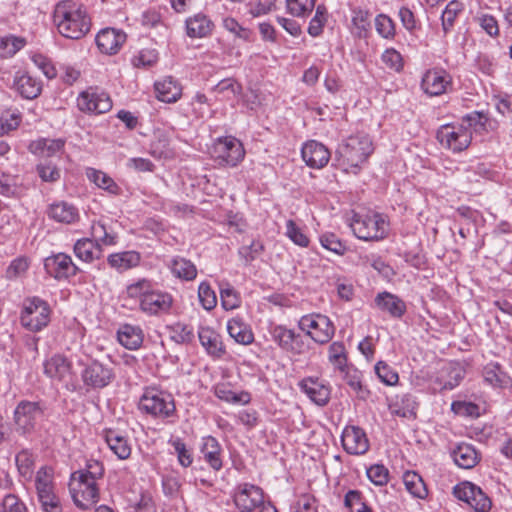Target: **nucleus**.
Here are the masks:
<instances>
[{
	"label": "nucleus",
	"instance_id": "obj_24",
	"mask_svg": "<svg viewBox=\"0 0 512 512\" xmlns=\"http://www.w3.org/2000/svg\"><path fill=\"white\" fill-rule=\"evenodd\" d=\"M156 98L165 103H175L182 96V86L172 76H167L154 84Z\"/></svg>",
	"mask_w": 512,
	"mask_h": 512
},
{
	"label": "nucleus",
	"instance_id": "obj_40",
	"mask_svg": "<svg viewBox=\"0 0 512 512\" xmlns=\"http://www.w3.org/2000/svg\"><path fill=\"white\" fill-rule=\"evenodd\" d=\"M403 483L406 490L415 498L424 499L428 495L422 477L414 471H407L403 474Z\"/></svg>",
	"mask_w": 512,
	"mask_h": 512
},
{
	"label": "nucleus",
	"instance_id": "obj_35",
	"mask_svg": "<svg viewBox=\"0 0 512 512\" xmlns=\"http://www.w3.org/2000/svg\"><path fill=\"white\" fill-rule=\"evenodd\" d=\"M105 441L110 450L120 459L126 460L131 455V446L128 440L119 435L115 430L105 431Z\"/></svg>",
	"mask_w": 512,
	"mask_h": 512
},
{
	"label": "nucleus",
	"instance_id": "obj_29",
	"mask_svg": "<svg viewBox=\"0 0 512 512\" xmlns=\"http://www.w3.org/2000/svg\"><path fill=\"white\" fill-rule=\"evenodd\" d=\"M14 86L18 93L26 99L38 97L42 90L41 82L28 73L17 75L14 80Z\"/></svg>",
	"mask_w": 512,
	"mask_h": 512
},
{
	"label": "nucleus",
	"instance_id": "obj_13",
	"mask_svg": "<svg viewBox=\"0 0 512 512\" xmlns=\"http://www.w3.org/2000/svg\"><path fill=\"white\" fill-rule=\"evenodd\" d=\"M77 107L85 113L103 114L112 108V100L104 91L89 87L79 94Z\"/></svg>",
	"mask_w": 512,
	"mask_h": 512
},
{
	"label": "nucleus",
	"instance_id": "obj_53",
	"mask_svg": "<svg viewBox=\"0 0 512 512\" xmlns=\"http://www.w3.org/2000/svg\"><path fill=\"white\" fill-rule=\"evenodd\" d=\"M370 13L367 10H353L352 23L357 30V35L363 37L370 28Z\"/></svg>",
	"mask_w": 512,
	"mask_h": 512
},
{
	"label": "nucleus",
	"instance_id": "obj_30",
	"mask_svg": "<svg viewBox=\"0 0 512 512\" xmlns=\"http://www.w3.org/2000/svg\"><path fill=\"white\" fill-rule=\"evenodd\" d=\"M485 382L494 388L504 389L511 385V378L496 362L488 363L483 369Z\"/></svg>",
	"mask_w": 512,
	"mask_h": 512
},
{
	"label": "nucleus",
	"instance_id": "obj_10",
	"mask_svg": "<svg viewBox=\"0 0 512 512\" xmlns=\"http://www.w3.org/2000/svg\"><path fill=\"white\" fill-rule=\"evenodd\" d=\"M454 496L467 503L475 512H489L492 501L487 494L477 485L464 481L453 488Z\"/></svg>",
	"mask_w": 512,
	"mask_h": 512
},
{
	"label": "nucleus",
	"instance_id": "obj_3",
	"mask_svg": "<svg viewBox=\"0 0 512 512\" xmlns=\"http://www.w3.org/2000/svg\"><path fill=\"white\" fill-rule=\"evenodd\" d=\"M373 150V143L368 135L350 136L338 145L335 161L343 171L356 174Z\"/></svg>",
	"mask_w": 512,
	"mask_h": 512
},
{
	"label": "nucleus",
	"instance_id": "obj_4",
	"mask_svg": "<svg viewBox=\"0 0 512 512\" xmlns=\"http://www.w3.org/2000/svg\"><path fill=\"white\" fill-rule=\"evenodd\" d=\"M46 407L40 401L21 400L13 411V425L15 433L29 439L40 428L45 419Z\"/></svg>",
	"mask_w": 512,
	"mask_h": 512
},
{
	"label": "nucleus",
	"instance_id": "obj_19",
	"mask_svg": "<svg viewBox=\"0 0 512 512\" xmlns=\"http://www.w3.org/2000/svg\"><path fill=\"white\" fill-rule=\"evenodd\" d=\"M302 159L307 166L314 169H321L330 160V151L322 143L310 140L301 149Z\"/></svg>",
	"mask_w": 512,
	"mask_h": 512
},
{
	"label": "nucleus",
	"instance_id": "obj_56",
	"mask_svg": "<svg viewBox=\"0 0 512 512\" xmlns=\"http://www.w3.org/2000/svg\"><path fill=\"white\" fill-rule=\"evenodd\" d=\"M326 12L327 10L324 5L317 6L315 15L308 26V33L311 36L317 37L322 33L325 22L327 21Z\"/></svg>",
	"mask_w": 512,
	"mask_h": 512
},
{
	"label": "nucleus",
	"instance_id": "obj_17",
	"mask_svg": "<svg viewBox=\"0 0 512 512\" xmlns=\"http://www.w3.org/2000/svg\"><path fill=\"white\" fill-rule=\"evenodd\" d=\"M270 333L273 341L284 351L293 354H301L304 351L302 337L300 334H296L294 330L283 325H276Z\"/></svg>",
	"mask_w": 512,
	"mask_h": 512
},
{
	"label": "nucleus",
	"instance_id": "obj_31",
	"mask_svg": "<svg viewBox=\"0 0 512 512\" xmlns=\"http://www.w3.org/2000/svg\"><path fill=\"white\" fill-rule=\"evenodd\" d=\"M186 33L191 38H203L209 35L213 28L212 21L204 14L198 13L189 17L186 22Z\"/></svg>",
	"mask_w": 512,
	"mask_h": 512
},
{
	"label": "nucleus",
	"instance_id": "obj_23",
	"mask_svg": "<svg viewBox=\"0 0 512 512\" xmlns=\"http://www.w3.org/2000/svg\"><path fill=\"white\" fill-rule=\"evenodd\" d=\"M200 451L203 459L215 471H219L223 467V449L218 440L213 436L202 438Z\"/></svg>",
	"mask_w": 512,
	"mask_h": 512
},
{
	"label": "nucleus",
	"instance_id": "obj_28",
	"mask_svg": "<svg viewBox=\"0 0 512 512\" xmlns=\"http://www.w3.org/2000/svg\"><path fill=\"white\" fill-rule=\"evenodd\" d=\"M198 336L201 345L210 356L220 358L225 353L220 335L213 329L202 327L198 332Z\"/></svg>",
	"mask_w": 512,
	"mask_h": 512
},
{
	"label": "nucleus",
	"instance_id": "obj_14",
	"mask_svg": "<svg viewBox=\"0 0 512 512\" xmlns=\"http://www.w3.org/2000/svg\"><path fill=\"white\" fill-rule=\"evenodd\" d=\"M115 378L113 369L103 363L94 360L81 372L84 385L90 389H102L107 387Z\"/></svg>",
	"mask_w": 512,
	"mask_h": 512
},
{
	"label": "nucleus",
	"instance_id": "obj_22",
	"mask_svg": "<svg viewBox=\"0 0 512 512\" xmlns=\"http://www.w3.org/2000/svg\"><path fill=\"white\" fill-rule=\"evenodd\" d=\"M377 308L392 318L400 319L406 313V303L397 295L387 291L380 292L374 299Z\"/></svg>",
	"mask_w": 512,
	"mask_h": 512
},
{
	"label": "nucleus",
	"instance_id": "obj_45",
	"mask_svg": "<svg viewBox=\"0 0 512 512\" xmlns=\"http://www.w3.org/2000/svg\"><path fill=\"white\" fill-rule=\"evenodd\" d=\"M15 463L19 474L25 478L30 479L34 471L35 456L29 449H22L15 456Z\"/></svg>",
	"mask_w": 512,
	"mask_h": 512
},
{
	"label": "nucleus",
	"instance_id": "obj_37",
	"mask_svg": "<svg viewBox=\"0 0 512 512\" xmlns=\"http://www.w3.org/2000/svg\"><path fill=\"white\" fill-rule=\"evenodd\" d=\"M141 256L136 251H125L108 256V264L118 271H125L139 265Z\"/></svg>",
	"mask_w": 512,
	"mask_h": 512
},
{
	"label": "nucleus",
	"instance_id": "obj_63",
	"mask_svg": "<svg viewBox=\"0 0 512 512\" xmlns=\"http://www.w3.org/2000/svg\"><path fill=\"white\" fill-rule=\"evenodd\" d=\"M480 27L491 37L499 35V26L496 18L490 14H479L476 18Z\"/></svg>",
	"mask_w": 512,
	"mask_h": 512
},
{
	"label": "nucleus",
	"instance_id": "obj_59",
	"mask_svg": "<svg viewBox=\"0 0 512 512\" xmlns=\"http://www.w3.org/2000/svg\"><path fill=\"white\" fill-rule=\"evenodd\" d=\"M216 396L228 403H243L247 404L250 402V395L246 392L237 394L232 390L226 388H217L215 391Z\"/></svg>",
	"mask_w": 512,
	"mask_h": 512
},
{
	"label": "nucleus",
	"instance_id": "obj_58",
	"mask_svg": "<svg viewBox=\"0 0 512 512\" xmlns=\"http://www.w3.org/2000/svg\"><path fill=\"white\" fill-rule=\"evenodd\" d=\"M172 446L177 454L178 462L182 467H189L193 462V454L186 444L179 438L172 442Z\"/></svg>",
	"mask_w": 512,
	"mask_h": 512
},
{
	"label": "nucleus",
	"instance_id": "obj_6",
	"mask_svg": "<svg viewBox=\"0 0 512 512\" xmlns=\"http://www.w3.org/2000/svg\"><path fill=\"white\" fill-rule=\"evenodd\" d=\"M350 227L354 235L364 241H378L385 238L388 224L379 213L359 214L352 217Z\"/></svg>",
	"mask_w": 512,
	"mask_h": 512
},
{
	"label": "nucleus",
	"instance_id": "obj_42",
	"mask_svg": "<svg viewBox=\"0 0 512 512\" xmlns=\"http://www.w3.org/2000/svg\"><path fill=\"white\" fill-rule=\"evenodd\" d=\"M461 123L472 134H483L488 131L489 119L483 112L473 111L464 116Z\"/></svg>",
	"mask_w": 512,
	"mask_h": 512
},
{
	"label": "nucleus",
	"instance_id": "obj_62",
	"mask_svg": "<svg viewBox=\"0 0 512 512\" xmlns=\"http://www.w3.org/2000/svg\"><path fill=\"white\" fill-rule=\"evenodd\" d=\"M346 383L358 394L361 399H366L369 391L365 389L361 382V375L357 370L347 371L345 375Z\"/></svg>",
	"mask_w": 512,
	"mask_h": 512
},
{
	"label": "nucleus",
	"instance_id": "obj_25",
	"mask_svg": "<svg viewBox=\"0 0 512 512\" xmlns=\"http://www.w3.org/2000/svg\"><path fill=\"white\" fill-rule=\"evenodd\" d=\"M47 216L59 223L73 224L79 220V211L71 203L58 201L49 205Z\"/></svg>",
	"mask_w": 512,
	"mask_h": 512
},
{
	"label": "nucleus",
	"instance_id": "obj_57",
	"mask_svg": "<svg viewBox=\"0 0 512 512\" xmlns=\"http://www.w3.org/2000/svg\"><path fill=\"white\" fill-rule=\"evenodd\" d=\"M25 45V40L20 37L6 36L0 39V49L4 56H13Z\"/></svg>",
	"mask_w": 512,
	"mask_h": 512
},
{
	"label": "nucleus",
	"instance_id": "obj_12",
	"mask_svg": "<svg viewBox=\"0 0 512 512\" xmlns=\"http://www.w3.org/2000/svg\"><path fill=\"white\" fill-rule=\"evenodd\" d=\"M71 490L74 503L81 509H87L99 500V488L97 481L88 477L76 475V480L71 475Z\"/></svg>",
	"mask_w": 512,
	"mask_h": 512
},
{
	"label": "nucleus",
	"instance_id": "obj_64",
	"mask_svg": "<svg viewBox=\"0 0 512 512\" xmlns=\"http://www.w3.org/2000/svg\"><path fill=\"white\" fill-rule=\"evenodd\" d=\"M29 267L28 260L24 257L14 259L6 270V277L10 280L24 275Z\"/></svg>",
	"mask_w": 512,
	"mask_h": 512
},
{
	"label": "nucleus",
	"instance_id": "obj_18",
	"mask_svg": "<svg viewBox=\"0 0 512 512\" xmlns=\"http://www.w3.org/2000/svg\"><path fill=\"white\" fill-rule=\"evenodd\" d=\"M44 266L47 272L58 280L68 279L78 272V267L73 263L71 257L63 253L46 258Z\"/></svg>",
	"mask_w": 512,
	"mask_h": 512
},
{
	"label": "nucleus",
	"instance_id": "obj_47",
	"mask_svg": "<svg viewBox=\"0 0 512 512\" xmlns=\"http://www.w3.org/2000/svg\"><path fill=\"white\" fill-rule=\"evenodd\" d=\"M344 505L349 512H372L362 493L358 490H349L344 497Z\"/></svg>",
	"mask_w": 512,
	"mask_h": 512
},
{
	"label": "nucleus",
	"instance_id": "obj_48",
	"mask_svg": "<svg viewBox=\"0 0 512 512\" xmlns=\"http://www.w3.org/2000/svg\"><path fill=\"white\" fill-rule=\"evenodd\" d=\"M329 361L340 371H344L347 366V356L345 346L342 342L336 341L329 346Z\"/></svg>",
	"mask_w": 512,
	"mask_h": 512
},
{
	"label": "nucleus",
	"instance_id": "obj_26",
	"mask_svg": "<svg viewBox=\"0 0 512 512\" xmlns=\"http://www.w3.org/2000/svg\"><path fill=\"white\" fill-rule=\"evenodd\" d=\"M451 457L454 463L462 469H472L475 467L481 456L472 444L460 443L452 451Z\"/></svg>",
	"mask_w": 512,
	"mask_h": 512
},
{
	"label": "nucleus",
	"instance_id": "obj_7",
	"mask_svg": "<svg viewBox=\"0 0 512 512\" xmlns=\"http://www.w3.org/2000/svg\"><path fill=\"white\" fill-rule=\"evenodd\" d=\"M50 307L38 297L27 299L21 313V324L32 332H38L50 322Z\"/></svg>",
	"mask_w": 512,
	"mask_h": 512
},
{
	"label": "nucleus",
	"instance_id": "obj_44",
	"mask_svg": "<svg viewBox=\"0 0 512 512\" xmlns=\"http://www.w3.org/2000/svg\"><path fill=\"white\" fill-rule=\"evenodd\" d=\"M65 145L63 139H39L30 145V149L34 153H39L43 156L51 157L57 152H60Z\"/></svg>",
	"mask_w": 512,
	"mask_h": 512
},
{
	"label": "nucleus",
	"instance_id": "obj_49",
	"mask_svg": "<svg viewBox=\"0 0 512 512\" xmlns=\"http://www.w3.org/2000/svg\"><path fill=\"white\" fill-rule=\"evenodd\" d=\"M377 33L384 39H393L395 37V23L386 14H378L374 20Z\"/></svg>",
	"mask_w": 512,
	"mask_h": 512
},
{
	"label": "nucleus",
	"instance_id": "obj_20",
	"mask_svg": "<svg viewBox=\"0 0 512 512\" xmlns=\"http://www.w3.org/2000/svg\"><path fill=\"white\" fill-rule=\"evenodd\" d=\"M301 391L316 405L325 406L330 400V387L317 378H304L299 382Z\"/></svg>",
	"mask_w": 512,
	"mask_h": 512
},
{
	"label": "nucleus",
	"instance_id": "obj_2",
	"mask_svg": "<svg viewBox=\"0 0 512 512\" xmlns=\"http://www.w3.org/2000/svg\"><path fill=\"white\" fill-rule=\"evenodd\" d=\"M127 295L139 300L140 310L149 316L168 314L173 305L170 293L153 288L151 281L140 279L127 286Z\"/></svg>",
	"mask_w": 512,
	"mask_h": 512
},
{
	"label": "nucleus",
	"instance_id": "obj_11",
	"mask_svg": "<svg viewBox=\"0 0 512 512\" xmlns=\"http://www.w3.org/2000/svg\"><path fill=\"white\" fill-rule=\"evenodd\" d=\"M233 500L239 512H254L266 504L262 488L250 483L239 484Z\"/></svg>",
	"mask_w": 512,
	"mask_h": 512
},
{
	"label": "nucleus",
	"instance_id": "obj_5",
	"mask_svg": "<svg viewBox=\"0 0 512 512\" xmlns=\"http://www.w3.org/2000/svg\"><path fill=\"white\" fill-rule=\"evenodd\" d=\"M140 410L159 419L176 421V406L171 394L157 389H147L139 401Z\"/></svg>",
	"mask_w": 512,
	"mask_h": 512
},
{
	"label": "nucleus",
	"instance_id": "obj_36",
	"mask_svg": "<svg viewBox=\"0 0 512 512\" xmlns=\"http://www.w3.org/2000/svg\"><path fill=\"white\" fill-rule=\"evenodd\" d=\"M85 174L89 181L109 194L119 195L121 193L120 186L107 173L95 168H87Z\"/></svg>",
	"mask_w": 512,
	"mask_h": 512
},
{
	"label": "nucleus",
	"instance_id": "obj_52",
	"mask_svg": "<svg viewBox=\"0 0 512 512\" xmlns=\"http://www.w3.org/2000/svg\"><path fill=\"white\" fill-rule=\"evenodd\" d=\"M288 12L295 17H304L312 12L315 0H286Z\"/></svg>",
	"mask_w": 512,
	"mask_h": 512
},
{
	"label": "nucleus",
	"instance_id": "obj_51",
	"mask_svg": "<svg viewBox=\"0 0 512 512\" xmlns=\"http://www.w3.org/2000/svg\"><path fill=\"white\" fill-rule=\"evenodd\" d=\"M198 297L202 307L207 311L214 309L217 305L215 291L207 282L200 283L198 287Z\"/></svg>",
	"mask_w": 512,
	"mask_h": 512
},
{
	"label": "nucleus",
	"instance_id": "obj_41",
	"mask_svg": "<svg viewBox=\"0 0 512 512\" xmlns=\"http://www.w3.org/2000/svg\"><path fill=\"white\" fill-rule=\"evenodd\" d=\"M464 10V4L459 0H451L441 14V26L445 35L454 27L455 20Z\"/></svg>",
	"mask_w": 512,
	"mask_h": 512
},
{
	"label": "nucleus",
	"instance_id": "obj_33",
	"mask_svg": "<svg viewBox=\"0 0 512 512\" xmlns=\"http://www.w3.org/2000/svg\"><path fill=\"white\" fill-rule=\"evenodd\" d=\"M448 81L440 71H427L421 82L423 91L430 96H438L445 92Z\"/></svg>",
	"mask_w": 512,
	"mask_h": 512
},
{
	"label": "nucleus",
	"instance_id": "obj_32",
	"mask_svg": "<svg viewBox=\"0 0 512 512\" xmlns=\"http://www.w3.org/2000/svg\"><path fill=\"white\" fill-rule=\"evenodd\" d=\"M117 337L119 343L129 350L138 349L143 342L142 329L130 324L122 325L117 332Z\"/></svg>",
	"mask_w": 512,
	"mask_h": 512
},
{
	"label": "nucleus",
	"instance_id": "obj_55",
	"mask_svg": "<svg viewBox=\"0 0 512 512\" xmlns=\"http://www.w3.org/2000/svg\"><path fill=\"white\" fill-rule=\"evenodd\" d=\"M375 373L379 380L388 386L395 385L399 380L397 372L383 361L376 363Z\"/></svg>",
	"mask_w": 512,
	"mask_h": 512
},
{
	"label": "nucleus",
	"instance_id": "obj_60",
	"mask_svg": "<svg viewBox=\"0 0 512 512\" xmlns=\"http://www.w3.org/2000/svg\"><path fill=\"white\" fill-rule=\"evenodd\" d=\"M37 173L44 182H56L60 179V170L52 163H40L36 167Z\"/></svg>",
	"mask_w": 512,
	"mask_h": 512
},
{
	"label": "nucleus",
	"instance_id": "obj_1",
	"mask_svg": "<svg viewBox=\"0 0 512 512\" xmlns=\"http://www.w3.org/2000/svg\"><path fill=\"white\" fill-rule=\"evenodd\" d=\"M53 21L63 37L73 40L84 37L91 26L87 11L71 0L60 1L55 6Z\"/></svg>",
	"mask_w": 512,
	"mask_h": 512
},
{
	"label": "nucleus",
	"instance_id": "obj_54",
	"mask_svg": "<svg viewBox=\"0 0 512 512\" xmlns=\"http://www.w3.org/2000/svg\"><path fill=\"white\" fill-rule=\"evenodd\" d=\"M286 236L296 245L300 247H308L309 238L307 235L299 228L296 223L289 219L286 222Z\"/></svg>",
	"mask_w": 512,
	"mask_h": 512
},
{
	"label": "nucleus",
	"instance_id": "obj_61",
	"mask_svg": "<svg viewBox=\"0 0 512 512\" xmlns=\"http://www.w3.org/2000/svg\"><path fill=\"white\" fill-rule=\"evenodd\" d=\"M389 471L382 464L372 465L367 469V477L375 485L383 486L388 482Z\"/></svg>",
	"mask_w": 512,
	"mask_h": 512
},
{
	"label": "nucleus",
	"instance_id": "obj_8",
	"mask_svg": "<svg viewBox=\"0 0 512 512\" xmlns=\"http://www.w3.org/2000/svg\"><path fill=\"white\" fill-rule=\"evenodd\" d=\"M299 328L318 344L328 343L335 334V326L326 315L308 314L300 318Z\"/></svg>",
	"mask_w": 512,
	"mask_h": 512
},
{
	"label": "nucleus",
	"instance_id": "obj_38",
	"mask_svg": "<svg viewBox=\"0 0 512 512\" xmlns=\"http://www.w3.org/2000/svg\"><path fill=\"white\" fill-rule=\"evenodd\" d=\"M75 255L85 262L99 259L102 253L101 247L89 238L78 240L74 245Z\"/></svg>",
	"mask_w": 512,
	"mask_h": 512
},
{
	"label": "nucleus",
	"instance_id": "obj_9",
	"mask_svg": "<svg viewBox=\"0 0 512 512\" xmlns=\"http://www.w3.org/2000/svg\"><path fill=\"white\" fill-rule=\"evenodd\" d=\"M436 138L444 148L459 153L470 146L472 132L468 131L461 122L445 124L438 129Z\"/></svg>",
	"mask_w": 512,
	"mask_h": 512
},
{
	"label": "nucleus",
	"instance_id": "obj_16",
	"mask_svg": "<svg viewBox=\"0 0 512 512\" xmlns=\"http://www.w3.org/2000/svg\"><path fill=\"white\" fill-rule=\"evenodd\" d=\"M344 450L351 455H363L370 447L365 431L358 426H347L341 436Z\"/></svg>",
	"mask_w": 512,
	"mask_h": 512
},
{
	"label": "nucleus",
	"instance_id": "obj_34",
	"mask_svg": "<svg viewBox=\"0 0 512 512\" xmlns=\"http://www.w3.org/2000/svg\"><path fill=\"white\" fill-rule=\"evenodd\" d=\"M227 331L230 337L239 344L248 345L254 340L251 329L240 317H235L228 321Z\"/></svg>",
	"mask_w": 512,
	"mask_h": 512
},
{
	"label": "nucleus",
	"instance_id": "obj_15",
	"mask_svg": "<svg viewBox=\"0 0 512 512\" xmlns=\"http://www.w3.org/2000/svg\"><path fill=\"white\" fill-rule=\"evenodd\" d=\"M214 153L220 163L235 167L244 158L245 151L242 143L235 137H220L214 145Z\"/></svg>",
	"mask_w": 512,
	"mask_h": 512
},
{
	"label": "nucleus",
	"instance_id": "obj_46",
	"mask_svg": "<svg viewBox=\"0 0 512 512\" xmlns=\"http://www.w3.org/2000/svg\"><path fill=\"white\" fill-rule=\"evenodd\" d=\"M219 288L221 305L225 310H233L241 305L239 293L229 283H221Z\"/></svg>",
	"mask_w": 512,
	"mask_h": 512
},
{
	"label": "nucleus",
	"instance_id": "obj_27",
	"mask_svg": "<svg viewBox=\"0 0 512 512\" xmlns=\"http://www.w3.org/2000/svg\"><path fill=\"white\" fill-rule=\"evenodd\" d=\"M44 373L51 379L65 381L71 374V363L61 355H54L44 363Z\"/></svg>",
	"mask_w": 512,
	"mask_h": 512
},
{
	"label": "nucleus",
	"instance_id": "obj_39",
	"mask_svg": "<svg viewBox=\"0 0 512 512\" xmlns=\"http://www.w3.org/2000/svg\"><path fill=\"white\" fill-rule=\"evenodd\" d=\"M169 268L175 277L185 281H191L197 276L196 266L190 260L179 256L171 260Z\"/></svg>",
	"mask_w": 512,
	"mask_h": 512
},
{
	"label": "nucleus",
	"instance_id": "obj_50",
	"mask_svg": "<svg viewBox=\"0 0 512 512\" xmlns=\"http://www.w3.org/2000/svg\"><path fill=\"white\" fill-rule=\"evenodd\" d=\"M80 474V477H88L90 479L99 480L104 475L103 464L95 459H89L86 461L84 469L78 470L73 473V479L76 480V475Z\"/></svg>",
	"mask_w": 512,
	"mask_h": 512
},
{
	"label": "nucleus",
	"instance_id": "obj_21",
	"mask_svg": "<svg viewBox=\"0 0 512 512\" xmlns=\"http://www.w3.org/2000/svg\"><path fill=\"white\" fill-rule=\"evenodd\" d=\"M126 40V34L114 28L102 29L96 36L98 49L108 55L116 54Z\"/></svg>",
	"mask_w": 512,
	"mask_h": 512
},
{
	"label": "nucleus",
	"instance_id": "obj_43",
	"mask_svg": "<svg viewBox=\"0 0 512 512\" xmlns=\"http://www.w3.org/2000/svg\"><path fill=\"white\" fill-rule=\"evenodd\" d=\"M35 486L38 498L54 494L53 471L51 468L44 466L37 471Z\"/></svg>",
	"mask_w": 512,
	"mask_h": 512
}]
</instances>
